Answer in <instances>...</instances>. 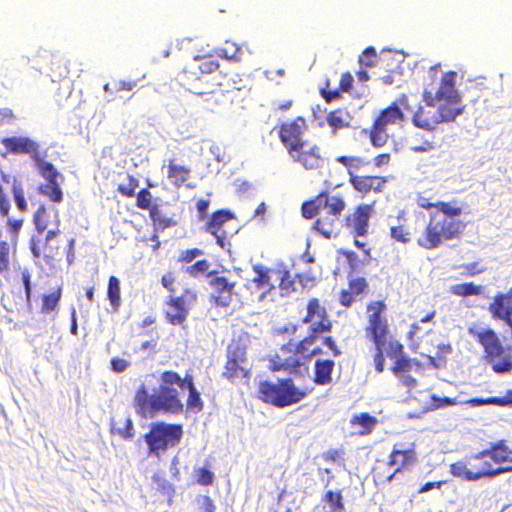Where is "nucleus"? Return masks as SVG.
Returning a JSON list of instances; mask_svg holds the SVG:
<instances>
[{
  "instance_id": "nucleus-1",
  "label": "nucleus",
  "mask_w": 512,
  "mask_h": 512,
  "mask_svg": "<svg viewBox=\"0 0 512 512\" xmlns=\"http://www.w3.org/2000/svg\"><path fill=\"white\" fill-rule=\"evenodd\" d=\"M176 385L180 389H186L189 392L186 400V408L194 413H199L204 408V403L200 393L197 390L194 379L191 374L186 373L181 377L177 372L165 370L160 375L159 392L149 394L145 384H141L134 396V408L141 417L152 418L157 413L180 414L184 410V405L180 399L179 392L173 388Z\"/></svg>"
},
{
  "instance_id": "nucleus-2",
  "label": "nucleus",
  "mask_w": 512,
  "mask_h": 512,
  "mask_svg": "<svg viewBox=\"0 0 512 512\" xmlns=\"http://www.w3.org/2000/svg\"><path fill=\"white\" fill-rule=\"evenodd\" d=\"M462 214V208L451 203L440 204V210H434L429 215V221L417 244L426 249L438 248L444 241L459 238L462 233L463 223L458 217Z\"/></svg>"
},
{
  "instance_id": "nucleus-3",
  "label": "nucleus",
  "mask_w": 512,
  "mask_h": 512,
  "mask_svg": "<svg viewBox=\"0 0 512 512\" xmlns=\"http://www.w3.org/2000/svg\"><path fill=\"white\" fill-rule=\"evenodd\" d=\"M346 203L338 195L321 192L310 201L302 204V216L306 219L317 217L314 228L323 237L330 239L339 232L340 217Z\"/></svg>"
},
{
  "instance_id": "nucleus-4",
  "label": "nucleus",
  "mask_w": 512,
  "mask_h": 512,
  "mask_svg": "<svg viewBox=\"0 0 512 512\" xmlns=\"http://www.w3.org/2000/svg\"><path fill=\"white\" fill-rule=\"evenodd\" d=\"M365 319V335L376 349L373 356L375 370L382 373L385 369L384 348L389 339L394 338L390 332L386 303L383 300L370 301L366 305Z\"/></svg>"
},
{
  "instance_id": "nucleus-5",
  "label": "nucleus",
  "mask_w": 512,
  "mask_h": 512,
  "mask_svg": "<svg viewBox=\"0 0 512 512\" xmlns=\"http://www.w3.org/2000/svg\"><path fill=\"white\" fill-rule=\"evenodd\" d=\"M308 391L296 386L291 378H280L276 382L260 381L256 397L265 404L285 408L301 402Z\"/></svg>"
},
{
  "instance_id": "nucleus-6",
  "label": "nucleus",
  "mask_w": 512,
  "mask_h": 512,
  "mask_svg": "<svg viewBox=\"0 0 512 512\" xmlns=\"http://www.w3.org/2000/svg\"><path fill=\"white\" fill-rule=\"evenodd\" d=\"M469 334L483 347L484 359L495 373L504 374L512 370V356L493 329L470 328Z\"/></svg>"
},
{
  "instance_id": "nucleus-7",
  "label": "nucleus",
  "mask_w": 512,
  "mask_h": 512,
  "mask_svg": "<svg viewBox=\"0 0 512 512\" xmlns=\"http://www.w3.org/2000/svg\"><path fill=\"white\" fill-rule=\"evenodd\" d=\"M508 469L509 467L495 468L492 463L487 460L483 450L449 465L450 474L465 481L492 478L508 471Z\"/></svg>"
},
{
  "instance_id": "nucleus-8",
  "label": "nucleus",
  "mask_w": 512,
  "mask_h": 512,
  "mask_svg": "<svg viewBox=\"0 0 512 512\" xmlns=\"http://www.w3.org/2000/svg\"><path fill=\"white\" fill-rule=\"evenodd\" d=\"M408 97L401 95L396 102L382 109L374 119L372 126L368 131V136L372 146L383 147L389 140V130L391 126H402L405 122V115L399 105L406 106Z\"/></svg>"
},
{
  "instance_id": "nucleus-9",
  "label": "nucleus",
  "mask_w": 512,
  "mask_h": 512,
  "mask_svg": "<svg viewBox=\"0 0 512 512\" xmlns=\"http://www.w3.org/2000/svg\"><path fill=\"white\" fill-rule=\"evenodd\" d=\"M182 436L183 428L180 424L154 422L144 435V440L148 446V453L159 456L169 448L177 446Z\"/></svg>"
},
{
  "instance_id": "nucleus-10",
  "label": "nucleus",
  "mask_w": 512,
  "mask_h": 512,
  "mask_svg": "<svg viewBox=\"0 0 512 512\" xmlns=\"http://www.w3.org/2000/svg\"><path fill=\"white\" fill-rule=\"evenodd\" d=\"M217 58L212 54L197 55L178 74L182 86L204 83L208 76L219 69Z\"/></svg>"
},
{
  "instance_id": "nucleus-11",
  "label": "nucleus",
  "mask_w": 512,
  "mask_h": 512,
  "mask_svg": "<svg viewBox=\"0 0 512 512\" xmlns=\"http://www.w3.org/2000/svg\"><path fill=\"white\" fill-rule=\"evenodd\" d=\"M226 357L222 377L231 383L247 381L251 375V365L247 358L246 348L238 343L229 345Z\"/></svg>"
},
{
  "instance_id": "nucleus-12",
  "label": "nucleus",
  "mask_w": 512,
  "mask_h": 512,
  "mask_svg": "<svg viewBox=\"0 0 512 512\" xmlns=\"http://www.w3.org/2000/svg\"><path fill=\"white\" fill-rule=\"evenodd\" d=\"M417 460L418 457L414 443L408 446L402 443H396L393 445L387 461V464L393 467L394 470L387 475H382L375 469L374 476L379 480L390 482L396 474L410 470L416 464Z\"/></svg>"
},
{
  "instance_id": "nucleus-13",
  "label": "nucleus",
  "mask_w": 512,
  "mask_h": 512,
  "mask_svg": "<svg viewBox=\"0 0 512 512\" xmlns=\"http://www.w3.org/2000/svg\"><path fill=\"white\" fill-rule=\"evenodd\" d=\"M456 78L457 73L455 71L445 72L441 76L439 87L434 96L429 91L424 92L423 99L426 105L433 108L435 102H440L439 106L461 108V96L455 87Z\"/></svg>"
},
{
  "instance_id": "nucleus-14",
  "label": "nucleus",
  "mask_w": 512,
  "mask_h": 512,
  "mask_svg": "<svg viewBox=\"0 0 512 512\" xmlns=\"http://www.w3.org/2000/svg\"><path fill=\"white\" fill-rule=\"evenodd\" d=\"M462 112L463 108L439 106L437 111H433L431 107L426 109L420 106L412 117V123L417 128L433 131L436 125L453 121L457 116L462 114Z\"/></svg>"
},
{
  "instance_id": "nucleus-15",
  "label": "nucleus",
  "mask_w": 512,
  "mask_h": 512,
  "mask_svg": "<svg viewBox=\"0 0 512 512\" xmlns=\"http://www.w3.org/2000/svg\"><path fill=\"white\" fill-rule=\"evenodd\" d=\"M8 189L11 191L15 200L16 207L19 211L25 212L28 210V203L25 198V191L20 181L15 177L0 173V216L8 217L11 204L8 196Z\"/></svg>"
},
{
  "instance_id": "nucleus-16",
  "label": "nucleus",
  "mask_w": 512,
  "mask_h": 512,
  "mask_svg": "<svg viewBox=\"0 0 512 512\" xmlns=\"http://www.w3.org/2000/svg\"><path fill=\"white\" fill-rule=\"evenodd\" d=\"M291 160L304 170L320 173L327 163L326 152L317 144L308 141L300 144L289 154Z\"/></svg>"
},
{
  "instance_id": "nucleus-17",
  "label": "nucleus",
  "mask_w": 512,
  "mask_h": 512,
  "mask_svg": "<svg viewBox=\"0 0 512 512\" xmlns=\"http://www.w3.org/2000/svg\"><path fill=\"white\" fill-rule=\"evenodd\" d=\"M197 299V292L190 288L184 289L179 296H170L166 301L167 310L164 313L166 321L171 325H182Z\"/></svg>"
},
{
  "instance_id": "nucleus-18",
  "label": "nucleus",
  "mask_w": 512,
  "mask_h": 512,
  "mask_svg": "<svg viewBox=\"0 0 512 512\" xmlns=\"http://www.w3.org/2000/svg\"><path fill=\"white\" fill-rule=\"evenodd\" d=\"M307 120L302 116H297L290 121H283L275 126L277 136L285 147L287 154L295 150L300 144L306 142L303 139L305 133L308 131Z\"/></svg>"
},
{
  "instance_id": "nucleus-19",
  "label": "nucleus",
  "mask_w": 512,
  "mask_h": 512,
  "mask_svg": "<svg viewBox=\"0 0 512 512\" xmlns=\"http://www.w3.org/2000/svg\"><path fill=\"white\" fill-rule=\"evenodd\" d=\"M59 234V229H50L43 239L31 237L29 240V248L33 257L42 259L49 267H54L61 259L60 246L54 242V239Z\"/></svg>"
},
{
  "instance_id": "nucleus-20",
  "label": "nucleus",
  "mask_w": 512,
  "mask_h": 512,
  "mask_svg": "<svg viewBox=\"0 0 512 512\" xmlns=\"http://www.w3.org/2000/svg\"><path fill=\"white\" fill-rule=\"evenodd\" d=\"M302 322L308 325V333L319 338L325 333H330L333 327L325 307L317 298L308 301Z\"/></svg>"
},
{
  "instance_id": "nucleus-21",
  "label": "nucleus",
  "mask_w": 512,
  "mask_h": 512,
  "mask_svg": "<svg viewBox=\"0 0 512 512\" xmlns=\"http://www.w3.org/2000/svg\"><path fill=\"white\" fill-rule=\"evenodd\" d=\"M388 358L393 360V365L390 370L395 376H402L404 373L412 371L413 367H421V363L408 357L405 353L404 345L395 338H390L386 347L384 348Z\"/></svg>"
},
{
  "instance_id": "nucleus-22",
  "label": "nucleus",
  "mask_w": 512,
  "mask_h": 512,
  "mask_svg": "<svg viewBox=\"0 0 512 512\" xmlns=\"http://www.w3.org/2000/svg\"><path fill=\"white\" fill-rule=\"evenodd\" d=\"M38 171L46 180V184L39 187V192L54 203L63 201V191L58 179L63 181V176L50 162H40Z\"/></svg>"
},
{
  "instance_id": "nucleus-23",
  "label": "nucleus",
  "mask_w": 512,
  "mask_h": 512,
  "mask_svg": "<svg viewBox=\"0 0 512 512\" xmlns=\"http://www.w3.org/2000/svg\"><path fill=\"white\" fill-rule=\"evenodd\" d=\"M302 366L304 361L295 353L293 344L288 343L282 345L279 351L269 359L268 368L272 372L288 371L296 374Z\"/></svg>"
},
{
  "instance_id": "nucleus-24",
  "label": "nucleus",
  "mask_w": 512,
  "mask_h": 512,
  "mask_svg": "<svg viewBox=\"0 0 512 512\" xmlns=\"http://www.w3.org/2000/svg\"><path fill=\"white\" fill-rule=\"evenodd\" d=\"M209 286L212 289L210 302L217 307L226 308L237 297L235 291L236 283L229 281L225 276L212 277L209 281Z\"/></svg>"
},
{
  "instance_id": "nucleus-25",
  "label": "nucleus",
  "mask_w": 512,
  "mask_h": 512,
  "mask_svg": "<svg viewBox=\"0 0 512 512\" xmlns=\"http://www.w3.org/2000/svg\"><path fill=\"white\" fill-rule=\"evenodd\" d=\"M233 218V214L230 211L221 209L215 211L205 224V232L211 234L221 248H224L225 245L228 244L229 234L226 230V226Z\"/></svg>"
},
{
  "instance_id": "nucleus-26",
  "label": "nucleus",
  "mask_w": 512,
  "mask_h": 512,
  "mask_svg": "<svg viewBox=\"0 0 512 512\" xmlns=\"http://www.w3.org/2000/svg\"><path fill=\"white\" fill-rule=\"evenodd\" d=\"M374 212L373 205L360 204L345 217V225L355 236H365L369 229V220Z\"/></svg>"
},
{
  "instance_id": "nucleus-27",
  "label": "nucleus",
  "mask_w": 512,
  "mask_h": 512,
  "mask_svg": "<svg viewBox=\"0 0 512 512\" xmlns=\"http://www.w3.org/2000/svg\"><path fill=\"white\" fill-rule=\"evenodd\" d=\"M7 152L14 155H29L39 168V163L44 162L40 157L39 145L28 137H6L1 140Z\"/></svg>"
},
{
  "instance_id": "nucleus-28",
  "label": "nucleus",
  "mask_w": 512,
  "mask_h": 512,
  "mask_svg": "<svg viewBox=\"0 0 512 512\" xmlns=\"http://www.w3.org/2000/svg\"><path fill=\"white\" fill-rule=\"evenodd\" d=\"M184 87L199 98H204L205 96H210L211 98H213V103H209V105H206V109L209 111L216 110L218 107L222 106L227 100V96L224 90L221 88V84L210 82L208 79H206V82L204 83L198 82L191 86Z\"/></svg>"
},
{
  "instance_id": "nucleus-29",
  "label": "nucleus",
  "mask_w": 512,
  "mask_h": 512,
  "mask_svg": "<svg viewBox=\"0 0 512 512\" xmlns=\"http://www.w3.org/2000/svg\"><path fill=\"white\" fill-rule=\"evenodd\" d=\"M349 183L352 188L366 196L370 193H381L384 191L388 179L384 176H372V175H358L349 178Z\"/></svg>"
},
{
  "instance_id": "nucleus-30",
  "label": "nucleus",
  "mask_w": 512,
  "mask_h": 512,
  "mask_svg": "<svg viewBox=\"0 0 512 512\" xmlns=\"http://www.w3.org/2000/svg\"><path fill=\"white\" fill-rule=\"evenodd\" d=\"M1 305L6 312L20 315L25 311H30L31 299L22 293L21 289L10 288L1 296Z\"/></svg>"
},
{
  "instance_id": "nucleus-31",
  "label": "nucleus",
  "mask_w": 512,
  "mask_h": 512,
  "mask_svg": "<svg viewBox=\"0 0 512 512\" xmlns=\"http://www.w3.org/2000/svg\"><path fill=\"white\" fill-rule=\"evenodd\" d=\"M60 216L57 209L49 210L45 205H40L33 215V223L35 229L39 233H43L53 226V229H59Z\"/></svg>"
},
{
  "instance_id": "nucleus-32",
  "label": "nucleus",
  "mask_w": 512,
  "mask_h": 512,
  "mask_svg": "<svg viewBox=\"0 0 512 512\" xmlns=\"http://www.w3.org/2000/svg\"><path fill=\"white\" fill-rule=\"evenodd\" d=\"M253 271L255 276L251 279L250 284L254 286L256 292H261V298H263L275 289L272 283L273 270L256 265L253 267Z\"/></svg>"
},
{
  "instance_id": "nucleus-33",
  "label": "nucleus",
  "mask_w": 512,
  "mask_h": 512,
  "mask_svg": "<svg viewBox=\"0 0 512 512\" xmlns=\"http://www.w3.org/2000/svg\"><path fill=\"white\" fill-rule=\"evenodd\" d=\"M484 454L495 464H508V471L512 469V450L508 447L505 440H500L492 444L488 449H484Z\"/></svg>"
},
{
  "instance_id": "nucleus-34",
  "label": "nucleus",
  "mask_w": 512,
  "mask_h": 512,
  "mask_svg": "<svg viewBox=\"0 0 512 512\" xmlns=\"http://www.w3.org/2000/svg\"><path fill=\"white\" fill-rule=\"evenodd\" d=\"M350 426L355 429L354 434L358 436H367L373 432L378 424V419L368 412L354 414L350 418Z\"/></svg>"
},
{
  "instance_id": "nucleus-35",
  "label": "nucleus",
  "mask_w": 512,
  "mask_h": 512,
  "mask_svg": "<svg viewBox=\"0 0 512 512\" xmlns=\"http://www.w3.org/2000/svg\"><path fill=\"white\" fill-rule=\"evenodd\" d=\"M353 85V77L350 72H345L341 75L339 81V89H330V84L327 82L326 87L321 89V95L326 102H332L341 97V92L348 93L351 91Z\"/></svg>"
},
{
  "instance_id": "nucleus-36",
  "label": "nucleus",
  "mask_w": 512,
  "mask_h": 512,
  "mask_svg": "<svg viewBox=\"0 0 512 512\" xmlns=\"http://www.w3.org/2000/svg\"><path fill=\"white\" fill-rule=\"evenodd\" d=\"M190 173L189 167L178 164L175 159L168 161L166 175L173 186L181 187L188 180Z\"/></svg>"
},
{
  "instance_id": "nucleus-37",
  "label": "nucleus",
  "mask_w": 512,
  "mask_h": 512,
  "mask_svg": "<svg viewBox=\"0 0 512 512\" xmlns=\"http://www.w3.org/2000/svg\"><path fill=\"white\" fill-rule=\"evenodd\" d=\"M335 362L330 359H318L314 365L313 381L317 385H327L332 382V372Z\"/></svg>"
},
{
  "instance_id": "nucleus-38",
  "label": "nucleus",
  "mask_w": 512,
  "mask_h": 512,
  "mask_svg": "<svg viewBox=\"0 0 512 512\" xmlns=\"http://www.w3.org/2000/svg\"><path fill=\"white\" fill-rule=\"evenodd\" d=\"M110 431L124 440H131L134 437L133 422L129 417H120L111 422Z\"/></svg>"
},
{
  "instance_id": "nucleus-39",
  "label": "nucleus",
  "mask_w": 512,
  "mask_h": 512,
  "mask_svg": "<svg viewBox=\"0 0 512 512\" xmlns=\"http://www.w3.org/2000/svg\"><path fill=\"white\" fill-rule=\"evenodd\" d=\"M318 339L320 338L311 333H307L302 340H300L296 345H293L295 353L298 354L302 361H304L305 370H308L306 364L310 361L311 347L315 345Z\"/></svg>"
},
{
  "instance_id": "nucleus-40",
  "label": "nucleus",
  "mask_w": 512,
  "mask_h": 512,
  "mask_svg": "<svg viewBox=\"0 0 512 512\" xmlns=\"http://www.w3.org/2000/svg\"><path fill=\"white\" fill-rule=\"evenodd\" d=\"M272 275L278 281V287L282 295H289L295 291V281L286 269H274Z\"/></svg>"
},
{
  "instance_id": "nucleus-41",
  "label": "nucleus",
  "mask_w": 512,
  "mask_h": 512,
  "mask_svg": "<svg viewBox=\"0 0 512 512\" xmlns=\"http://www.w3.org/2000/svg\"><path fill=\"white\" fill-rule=\"evenodd\" d=\"M326 122L333 132L348 128L350 125L348 113L340 108L330 111L326 116Z\"/></svg>"
},
{
  "instance_id": "nucleus-42",
  "label": "nucleus",
  "mask_w": 512,
  "mask_h": 512,
  "mask_svg": "<svg viewBox=\"0 0 512 512\" xmlns=\"http://www.w3.org/2000/svg\"><path fill=\"white\" fill-rule=\"evenodd\" d=\"M136 81H124L113 79L103 87L105 93L110 97V101L115 100V95L123 91H131L136 87Z\"/></svg>"
},
{
  "instance_id": "nucleus-43",
  "label": "nucleus",
  "mask_w": 512,
  "mask_h": 512,
  "mask_svg": "<svg viewBox=\"0 0 512 512\" xmlns=\"http://www.w3.org/2000/svg\"><path fill=\"white\" fill-rule=\"evenodd\" d=\"M62 298V287L58 286L52 292L42 295L41 313L50 314L54 312Z\"/></svg>"
},
{
  "instance_id": "nucleus-44",
  "label": "nucleus",
  "mask_w": 512,
  "mask_h": 512,
  "mask_svg": "<svg viewBox=\"0 0 512 512\" xmlns=\"http://www.w3.org/2000/svg\"><path fill=\"white\" fill-rule=\"evenodd\" d=\"M107 298L114 311H118L121 306L120 281L116 276H110L107 286Z\"/></svg>"
},
{
  "instance_id": "nucleus-45",
  "label": "nucleus",
  "mask_w": 512,
  "mask_h": 512,
  "mask_svg": "<svg viewBox=\"0 0 512 512\" xmlns=\"http://www.w3.org/2000/svg\"><path fill=\"white\" fill-rule=\"evenodd\" d=\"M336 161L347 169L349 178L358 176L355 172L364 168L368 162L358 156H339Z\"/></svg>"
},
{
  "instance_id": "nucleus-46",
  "label": "nucleus",
  "mask_w": 512,
  "mask_h": 512,
  "mask_svg": "<svg viewBox=\"0 0 512 512\" xmlns=\"http://www.w3.org/2000/svg\"><path fill=\"white\" fill-rule=\"evenodd\" d=\"M322 501L329 505L330 512H343L345 510L343 496L340 490H328L322 497Z\"/></svg>"
},
{
  "instance_id": "nucleus-47",
  "label": "nucleus",
  "mask_w": 512,
  "mask_h": 512,
  "mask_svg": "<svg viewBox=\"0 0 512 512\" xmlns=\"http://www.w3.org/2000/svg\"><path fill=\"white\" fill-rule=\"evenodd\" d=\"M450 293L459 297L477 296L482 293V287L472 282L456 284L450 287Z\"/></svg>"
},
{
  "instance_id": "nucleus-48",
  "label": "nucleus",
  "mask_w": 512,
  "mask_h": 512,
  "mask_svg": "<svg viewBox=\"0 0 512 512\" xmlns=\"http://www.w3.org/2000/svg\"><path fill=\"white\" fill-rule=\"evenodd\" d=\"M242 48L234 42L226 41L224 46L219 50V55L227 60L240 61L242 58Z\"/></svg>"
},
{
  "instance_id": "nucleus-49",
  "label": "nucleus",
  "mask_w": 512,
  "mask_h": 512,
  "mask_svg": "<svg viewBox=\"0 0 512 512\" xmlns=\"http://www.w3.org/2000/svg\"><path fill=\"white\" fill-rule=\"evenodd\" d=\"M126 179V183L118 185L117 191L124 197L132 198L135 196L136 189L139 187V180L130 174H127Z\"/></svg>"
},
{
  "instance_id": "nucleus-50",
  "label": "nucleus",
  "mask_w": 512,
  "mask_h": 512,
  "mask_svg": "<svg viewBox=\"0 0 512 512\" xmlns=\"http://www.w3.org/2000/svg\"><path fill=\"white\" fill-rule=\"evenodd\" d=\"M390 237L402 244H407L411 241L412 234L404 224H399L390 227Z\"/></svg>"
},
{
  "instance_id": "nucleus-51",
  "label": "nucleus",
  "mask_w": 512,
  "mask_h": 512,
  "mask_svg": "<svg viewBox=\"0 0 512 512\" xmlns=\"http://www.w3.org/2000/svg\"><path fill=\"white\" fill-rule=\"evenodd\" d=\"M210 263L206 259L198 260L194 264L188 266L185 272L193 278H197L201 275L211 276L212 273H208Z\"/></svg>"
},
{
  "instance_id": "nucleus-52",
  "label": "nucleus",
  "mask_w": 512,
  "mask_h": 512,
  "mask_svg": "<svg viewBox=\"0 0 512 512\" xmlns=\"http://www.w3.org/2000/svg\"><path fill=\"white\" fill-rule=\"evenodd\" d=\"M10 271V245L6 241L0 242V274L7 276Z\"/></svg>"
},
{
  "instance_id": "nucleus-53",
  "label": "nucleus",
  "mask_w": 512,
  "mask_h": 512,
  "mask_svg": "<svg viewBox=\"0 0 512 512\" xmlns=\"http://www.w3.org/2000/svg\"><path fill=\"white\" fill-rule=\"evenodd\" d=\"M348 287L355 296H358L367 293L369 285L364 277H356L349 280Z\"/></svg>"
},
{
  "instance_id": "nucleus-54",
  "label": "nucleus",
  "mask_w": 512,
  "mask_h": 512,
  "mask_svg": "<svg viewBox=\"0 0 512 512\" xmlns=\"http://www.w3.org/2000/svg\"><path fill=\"white\" fill-rule=\"evenodd\" d=\"M136 196V206L141 210H147L152 204V194L147 188L141 189Z\"/></svg>"
},
{
  "instance_id": "nucleus-55",
  "label": "nucleus",
  "mask_w": 512,
  "mask_h": 512,
  "mask_svg": "<svg viewBox=\"0 0 512 512\" xmlns=\"http://www.w3.org/2000/svg\"><path fill=\"white\" fill-rule=\"evenodd\" d=\"M457 268L462 270L460 274L465 277H473L483 273L486 270L484 267L480 266L479 262L461 264Z\"/></svg>"
},
{
  "instance_id": "nucleus-56",
  "label": "nucleus",
  "mask_w": 512,
  "mask_h": 512,
  "mask_svg": "<svg viewBox=\"0 0 512 512\" xmlns=\"http://www.w3.org/2000/svg\"><path fill=\"white\" fill-rule=\"evenodd\" d=\"M196 482L203 486H208L213 483L214 474L205 467L195 469Z\"/></svg>"
},
{
  "instance_id": "nucleus-57",
  "label": "nucleus",
  "mask_w": 512,
  "mask_h": 512,
  "mask_svg": "<svg viewBox=\"0 0 512 512\" xmlns=\"http://www.w3.org/2000/svg\"><path fill=\"white\" fill-rule=\"evenodd\" d=\"M377 53L373 47H367L359 57V63L364 67H373L375 65Z\"/></svg>"
},
{
  "instance_id": "nucleus-58",
  "label": "nucleus",
  "mask_w": 512,
  "mask_h": 512,
  "mask_svg": "<svg viewBox=\"0 0 512 512\" xmlns=\"http://www.w3.org/2000/svg\"><path fill=\"white\" fill-rule=\"evenodd\" d=\"M20 278H21V282L23 284V289H21L22 293H24L27 296V298L31 299L32 284H31V273H30L29 269H27V268L22 269L21 273H20Z\"/></svg>"
},
{
  "instance_id": "nucleus-59",
  "label": "nucleus",
  "mask_w": 512,
  "mask_h": 512,
  "mask_svg": "<svg viewBox=\"0 0 512 512\" xmlns=\"http://www.w3.org/2000/svg\"><path fill=\"white\" fill-rule=\"evenodd\" d=\"M202 254L203 251L199 248L187 249L179 254L178 261L181 263H190L197 257L201 256Z\"/></svg>"
},
{
  "instance_id": "nucleus-60",
  "label": "nucleus",
  "mask_w": 512,
  "mask_h": 512,
  "mask_svg": "<svg viewBox=\"0 0 512 512\" xmlns=\"http://www.w3.org/2000/svg\"><path fill=\"white\" fill-rule=\"evenodd\" d=\"M175 225L176 221L174 219L166 217L164 215H160V217L156 218V220L153 221V227L155 231H163Z\"/></svg>"
},
{
  "instance_id": "nucleus-61",
  "label": "nucleus",
  "mask_w": 512,
  "mask_h": 512,
  "mask_svg": "<svg viewBox=\"0 0 512 512\" xmlns=\"http://www.w3.org/2000/svg\"><path fill=\"white\" fill-rule=\"evenodd\" d=\"M343 455V449H329L323 453L322 457L326 462L335 463L338 460L342 459Z\"/></svg>"
},
{
  "instance_id": "nucleus-62",
  "label": "nucleus",
  "mask_w": 512,
  "mask_h": 512,
  "mask_svg": "<svg viewBox=\"0 0 512 512\" xmlns=\"http://www.w3.org/2000/svg\"><path fill=\"white\" fill-rule=\"evenodd\" d=\"M6 226L9 230V232L14 235L15 237L18 236L22 226H23V219H14L10 218L9 216L6 217Z\"/></svg>"
},
{
  "instance_id": "nucleus-63",
  "label": "nucleus",
  "mask_w": 512,
  "mask_h": 512,
  "mask_svg": "<svg viewBox=\"0 0 512 512\" xmlns=\"http://www.w3.org/2000/svg\"><path fill=\"white\" fill-rule=\"evenodd\" d=\"M199 501L201 503V506H200L201 512H215L216 511L215 503L210 496L202 495L199 498Z\"/></svg>"
},
{
  "instance_id": "nucleus-64",
  "label": "nucleus",
  "mask_w": 512,
  "mask_h": 512,
  "mask_svg": "<svg viewBox=\"0 0 512 512\" xmlns=\"http://www.w3.org/2000/svg\"><path fill=\"white\" fill-rule=\"evenodd\" d=\"M355 301V295L348 289V290H342L339 295V303L343 307H350L353 302Z\"/></svg>"
}]
</instances>
